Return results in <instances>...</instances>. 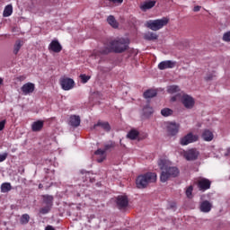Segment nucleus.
<instances>
[{"label": "nucleus", "instance_id": "a211bd4d", "mask_svg": "<svg viewBox=\"0 0 230 230\" xmlns=\"http://www.w3.org/2000/svg\"><path fill=\"white\" fill-rule=\"evenodd\" d=\"M201 137L203 141L209 142V141H213V137H215V136L213 135V132H211V130L204 129L201 134Z\"/></svg>", "mask_w": 230, "mask_h": 230}, {"label": "nucleus", "instance_id": "f03ea898", "mask_svg": "<svg viewBox=\"0 0 230 230\" xmlns=\"http://www.w3.org/2000/svg\"><path fill=\"white\" fill-rule=\"evenodd\" d=\"M171 163L165 158L158 160V166L162 170L160 175L161 182H166L172 177H177L180 173L179 168L175 166H170Z\"/></svg>", "mask_w": 230, "mask_h": 230}, {"label": "nucleus", "instance_id": "9d476101", "mask_svg": "<svg viewBox=\"0 0 230 230\" xmlns=\"http://www.w3.org/2000/svg\"><path fill=\"white\" fill-rule=\"evenodd\" d=\"M198 188L200 191H206L211 188V181L208 179L201 178L198 181Z\"/></svg>", "mask_w": 230, "mask_h": 230}, {"label": "nucleus", "instance_id": "72a5a7b5", "mask_svg": "<svg viewBox=\"0 0 230 230\" xmlns=\"http://www.w3.org/2000/svg\"><path fill=\"white\" fill-rule=\"evenodd\" d=\"M188 199H193V186H189L185 191Z\"/></svg>", "mask_w": 230, "mask_h": 230}, {"label": "nucleus", "instance_id": "2eb2a0df", "mask_svg": "<svg viewBox=\"0 0 230 230\" xmlns=\"http://www.w3.org/2000/svg\"><path fill=\"white\" fill-rule=\"evenodd\" d=\"M49 49L54 53H60L62 51V45L57 40H53L49 45Z\"/></svg>", "mask_w": 230, "mask_h": 230}, {"label": "nucleus", "instance_id": "e433bc0d", "mask_svg": "<svg viewBox=\"0 0 230 230\" xmlns=\"http://www.w3.org/2000/svg\"><path fill=\"white\" fill-rule=\"evenodd\" d=\"M114 146H116V145L114 144V142L110 141L107 144H105L104 146V150L107 152V150H111V148H114Z\"/></svg>", "mask_w": 230, "mask_h": 230}, {"label": "nucleus", "instance_id": "2f4dec72", "mask_svg": "<svg viewBox=\"0 0 230 230\" xmlns=\"http://www.w3.org/2000/svg\"><path fill=\"white\" fill-rule=\"evenodd\" d=\"M144 116H150L154 112V109L149 104L146 105L143 109Z\"/></svg>", "mask_w": 230, "mask_h": 230}, {"label": "nucleus", "instance_id": "58836bf2", "mask_svg": "<svg viewBox=\"0 0 230 230\" xmlns=\"http://www.w3.org/2000/svg\"><path fill=\"white\" fill-rule=\"evenodd\" d=\"M7 157H8V153H4L0 155V163H3V161H6Z\"/></svg>", "mask_w": 230, "mask_h": 230}, {"label": "nucleus", "instance_id": "cd10ccee", "mask_svg": "<svg viewBox=\"0 0 230 230\" xmlns=\"http://www.w3.org/2000/svg\"><path fill=\"white\" fill-rule=\"evenodd\" d=\"M107 22H108L109 24H111L112 28H118V26H119V23H118V22L116 21V18H114L113 15H110V16L107 18Z\"/></svg>", "mask_w": 230, "mask_h": 230}, {"label": "nucleus", "instance_id": "bb28decb", "mask_svg": "<svg viewBox=\"0 0 230 230\" xmlns=\"http://www.w3.org/2000/svg\"><path fill=\"white\" fill-rule=\"evenodd\" d=\"M155 96H157V92L155 90H147L144 93V98H146V100H148V98H155Z\"/></svg>", "mask_w": 230, "mask_h": 230}, {"label": "nucleus", "instance_id": "473e14b6", "mask_svg": "<svg viewBox=\"0 0 230 230\" xmlns=\"http://www.w3.org/2000/svg\"><path fill=\"white\" fill-rule=\"evenodd\" d=\"M28 222H30V215L28 214H23L21 218H20V223L22 226H26V224H28Z\"/></svg>", "mask_w": 230, "mask_h": 230}, {"label": "nucleus", "instance_id": "f3484780", "mask_svg": "<svg viewBox=\"0 0 230 230\" xmlns=\"http://www.w3.org/2000/svg\"><path fill=\"white\" fill-rule=\"evenodd\" d=\"M213 208V204L208 200H204L199 204V210L201 213H209Z\"/></svg>", "mask_w": 230, "mask_h": 230}, {"label": "nucleus", "instance_id": "20e7f679", "mask_svg": "<svg viewBox=\"0 0 230 230\" xmlns=\"http://www.w3.org/2000/svg\"><path fill=\"white\" fill-rule=\"evenodd\" d=\"M170 22V19L163 17L162 19L148 20L145 22L146 28L152 30V31H159L163 30Z\"/></svg>", "mask_w": 230, "mask_h": 230}, {"label": "nucleus", "instance_id": "7ed1b4c3", "mask_svg": "<svg viewBox=\"0 0 230 230\" xmlns=\"http://www.w3.org/2000/svg\"><path fill=\"white\" fill-rule=\"evenodd\" d=\"M157 181V174L155 172H146V174L139 175L136 180L137 188L143 190L146 188L150 183Z\"/></svg>", "mask_w": 230, "mask_h": 230}, {"label": "nucleus", "instance_id": "49530a36", "mask_svg": "<svg viewBox=\"0 0 230 230\" xmlns=\"http://www.w3.org/2000/svg\"><path fill=\"white\" fill-rule=\"evenodd\" d=\"M3 82H4V80L3 79V77H0V85H3Z\"/></svg>", "mask_w": 230, "mask_h": 230}, {"label": "nucleus", "instance_id": "393cba45", "mask_svg": "<svg viewBox=\"0 0 230 230\" xmlns=\"http://www.w3.org/2000/svg\"><path fill=\"white\" fill-rule=\"evenodd\" d=\"M138 136H139V131H137V129H131L127 134L128 139H131L132 141H134V139H137Z\"/></svg>", "mask_w": 230, "mask_h": 230}, {"label": "nucleus", "instance_id": "7c9ffc66", "mask_svg": "<svg viewBox=\"0 0 230 230\" xmlns=\"http://www.w3.org/2000/svg\"><path fill=\"white\" fill-rule=\"evenodd\" d=\"M43 201L47 206H53V196L45 195L43 196Z\"/></svg>", "mask_w": 230, "mask_h": 230}, {"label": "nucleus", "instance_id": "ea45409f", "mask_svg": "<svg viewBox=\"0 0 230 230\" xmlns=\"http://www.w3.org/2000/svg\"><path fill=\"white\" fill-rule=\"evenodd\" d=\"M111 3H114V4H121L123 0H109Z\"/></svg>", "mask_w": 230, "mask_h": 230}, {"label": "nucleus", "instance_id": "79ce46f5", "mask_svg": "<svg viewBox=\"0 0 230 230\" xmlns=\"http://www.w3.org/2000/svg\"><path fill=\"white\" fill-rule=\"evenodd\" d=\"M200 5H196V6H194V8H193V12H200Z\"/></svg>", "mask_w": 230, "mask_h": 230}, {"label": "nucleus", "instance_id": "6ab92c4d", "mask_svg": "<svg viewBox=\"0 0 230 230\" xmlns=\"http://www.w3.org/2000/svg\"><path fill=\"white\" fill-rule=\"evenodd\" d=\"M44 127V121L42 120H37L32 123L31 125V130L32 132H40Z\"/></svg>", "mask_w": 230, "mask_h": 230}, {"label": "nucleus", "instance_id": "4c0bfd02", "mask_svg": "<svg viewBox=\"0 0 230 230\" xmlns=\"http://www.w3.org/2000/svg\"><path fill=\"white\" fill-rule=\"evenodd\" d=\"M223 40L225 42H230V31L224 33Z\"/></svg>", "mask_w": 230, "mask_h": 230}, {"label": "nucleus", "instance_id": "412c9836", "mask_svg": "<svg viewBox=\"0 0 230 230\" xmlns=\"http://www.w3.org/2000/svg\"><path fill=\"white\" fill-rule=\"evenodd\" d=\"M145 40H157L159 36L155 32L147 31L144 34Z\"/></svg>", "mask_w": 230, "mask_h": 230}, {"label": "nucleus", "instance_id": "4be33fe9", "mask_svg": "<svg viewBox=\"0 0 230 230\" xmlns=\"http://www.w3.org/2000/svg\"><path fill=\"white\" fill-rule=\"evenodd\" d=\"M22 46H24V41H22L21 40H16L13 45V53L14 55H17V53H19V51H21V49L22 48Z\"/></svg>", "mask_w": 230, "mask_h": 230}, {"label": "nucleus", "instance_id": "09e8293b", "mask_svg": "<svg viewBox=\"0 0 230 230\" xmlns=\"http://www.w3.org/2000/svg\"><path fill=\"white\" fill-rule=\"evenodd\" d=\"M120 145H121V140H120Z\"/></svg>", "mask_w": 230, "mask_h": 230}, {"label": "nucleus", "instance_id": "0eeeda50", "mask_svg": "<svg viewBox=\"0 0 230 230\" xmlns=\"http://www.w3.org/2000/svg\"><path fill=\"white\" fill-rule=\"evenodd\" d=\"M59 84L63 91H71L75 87V80L69 77L60 78Z\"/></svg>", "mask_w": 230, "mask_h": 230}, {"label": "nucleus", "instance_id": "c85d7f7f", "mask_svg": "<svg viewBox=\"0 0 230 230\" xmlns=\"http://www.w3.org/2000/svg\"><path fill=\"white\" fill-rule=\"evenodd\" d=\"M12 190V184L9 182L2 183L1 185V191L2 193H8V191Z\"/></svg>", "mask_w": 230, "mask_h": 230}, {"label": "nucleus", "instance_id": "37998d69", "mask_svg": "<svg viewBox=\"0 0 230 230\" xmlns=\"http://www.w3.org/2000/svg\"><path fill=\"white\" fill-rule=\"evenodd\" d=\"M213 74H211L210 75H208L207 77H206V80H213Z\"/></svg>", "mask_w": 230, "mask_h": 230}, {"label": "nucleus", "instance_id": "c03bdc74", "mask_svg": "<svg viewBox=\"0 0 230 230\" xmlns=\"http://www.w3.org/2000/svg\"><path fill=\"white\" fill-rule=\"evenodd\" d=\"M225 155H230V147L226 148V153H225Z\"/></svg>", "mask_w": 230, "mask_h": 230}, {"label": "nucleus", "instance_id": "9b49d317", "mask_svg": "<svg viewBox=\"0 0 230 230\" xmlns=\"http://www.w3.org/2000/svg\"><path fill=\"white\" fill-rule=\"evenodd\" d=\"M21 91L24 96H28V94H31L35 91V84L26 83L22 86Z\"/></svg>", "mask_w": 230, "mask_h": 230}, {"label": "nucleus", "instance_id": "a19ab883", "mask_svg": "<svg viewBox=\"0 0 230 230\" xmlns=\"http://www.w3.org/2000/svg\"><path fill=\"white\" fill-rule=\"evenodd\" d=\"M4 125H6V120H1L0 121V130H3V128H4Z\"/></svg>", "mask_w": 230, "mask_h": 230}, {"label": "nucleus", "instance_id": "aec40b11", "mask_svg": "<svg viewBox=\"0 0 230 230\" xmlns=\"http://www.w3.org/2000/svg\"><path fill=\"white\" fill-rule=\"evenodd\" d=\"M80 116L78 115H71L70 116V119H69V125H71V127H80Z\"/></svg>", "mask_w": 230, "mask_h": 230}, {"label": "nucleus", "instance_id": "4468645a", "mask_svg": "<svg viewBox=\"0 0 230 230\" xmlns=\"http://www.w3.org/2000/svg\"><path fill=\"white\" fill-rule=\"evenodd\" d=\"M100 128H102V130H105V132H110L111 131V124H109V122L98 121L93 127V130H100Z\"/></svg>", "mask_w": 230, "mask_h": 230}, {"label": "nucleus", "instance_id": "5701e85b", "mask_svg": "<svg viewBox=\"0 0 230 230\" xmlns=\"http://www.w3.org/2000/svg\"><path fill=\"white\" fill-rule=\"evenodd\" d=\"M105 152V149H98L95 151V155H99V158H97L98 163H103V161H105V157H107Z\"/></svg>", "mask_w": 230, "mask_h": 230}, {"label": "nucleus", "instance_id": "c9c22d12", "mask_svg": "<svg viewBox=\"0 0 230 230\" xmlns=\"http://www.w3.org/2000/svg\"><path fill=\"white\" fill-rule=\"evenodd\" d=\"M81 81L83 84H87L89 82V80H91V76L90 75H80Z\"/></svg>", "mask_w": 230, "mask_h": 230}, {"label": "nucleus", "instance_id": "de8ad7c7", "mask_svg": "<svg viewBox=\"0 0 230 230\" xmlns=\"http://www.w3.org/2000/svg\"><path fill=\"white\" fill-rule=\"evenodd\" d=\"M39 188H42V184H40V185H39Z\"/></svg>", "mask_w": 230, "mask_h": 230}, {"label": "nucleus", "instance_id": "c756f323", "mask_svg": "<svg viewBox=\"0 0 230 230\" xmlns=\"http://www.w3.org/2000/svg\"><path fill=\"white\" fill-rule=\"evenodd\" d=\"M161 114L164 118H168V116H172V114H173V111L172 109H170V108H164L161 111Z\"/></svg>", "mask_w": 230, "mask_h": 230}, {"label": "nucleus", "instance_id": "1a4fd4ad", "mask_svg": "<svg viewBox=\"0 0 230 230\" xmlns=\"http://www.w3.org/2000/svg\"><path fill=\"white\" fill-rule=\"evenodd\" d=\"M175 66H177L176 61L165 60L158 64V69H160V71H164V69H173Z\"/></svg>", "mask_w": 230, "mask_h": 230}, {"label": "nucleus", "instance_id": "a18cd8bd", "mask_svg": "<svg viewBox=\"0 0 230 230\" xmlns=\"http://www.w3.org/2000/svg\"><path fill=\"white\" fill-rule=\"evenodd\" d=\"M45 230H55V228L51 226H48Z\"/></svg>", "mask_w": 230, "mask_h": 230}, {"label": "nucleus", "instance_id": "423d86ee", "mask_svg": "<svg viewBox=\"0 0 230 230\" xmlns=\"http://www.w3.org/2000/svg\"><path fill=\"white\" fill-rule=\"evenodd\" d=\"M199 141V135H194L193 133H188L186 136L180 139V145L186 146L191 143H196Z\"/></svg>", "mask_w": 230, "mask_h": 230}, {"label": "nucleus", "instance_id": "ddd939ff", "mask_svg": "<svg viewBox=\"0 0 230 230\" xmlns=\"http://www.w3.org/2000/svg\"><path fill=\"white\" fill-rule=\"evenodd\" d=\"M180 126L175 122H170L167 124V132L170 136H176L179 133Z\"/></svg>", "mask_w": 230, "mask_h": 230}, {"label": "nucleus", "instance_id": "f257e3e1", "mask_svg": "<svg viewBox=\"0 0 230 230\" xmlns=\"http://www.w3.org/2000/svg\"><path fill=\"white\" fill-rule=\"evenodd\" d=\"M128 44L130 40L127 38H116L106 43L99 50H93L89 58V62L93 64H99L102 60V55H109V53H123L128 49Z\"/></svg>", "mask_w": 230, "mask_h": 230}, {"label": "nucleus", "instance_id": "39448f33", "mask_svg": "<svg viewBox=\"0 0 230 230\" xmlns=\"http://www.w3.org/2000/svg\"><path fill=\"white\" fill-rule=\"evenodd\" d=\"M182 103L185 109H193L195 107V99L186 93H177L171 98V102H179Z\"/></svg>", "mask_w": 230, "mask_h": 230}, {"label": "nucleus", "instance_id": "6e6552de", "mask_svg": "<svg viewBox=\"0 0 230 230\" xmlns=\"http://www.w3.org/2000/svg\"><path fill=\"white\" fill-rule=\"evenodd\" d=\"M200 153L195 148L189 149L183 152V156L187 161H197Z\"/></svg>", "mask_w": 230, "mask_h": 230}, {"label": "nucleus", "instance_id": "f704fd0d", "mask_svg": "<svg viewBox=\"0 0 230 230\" xmlns=\"http://www.w3.org/2000/svg\"><path fill=\"white\" fill-rule=\"evenodd\" d=\"M50 209H51V206L47 205L46 207H44L41 209H40V213L41 215H48V213H49Z\"/></svg>", "mask_w": 230, "mask_h": 230}, {"label": "nucleus", "instance_id": "f8f14e48", "mask_svg": "<svg viewBox=\"0 0 230 230\" xmlns=\"http://www.w3.org/2000/svg\"><path fill=\"white\" fill-rule=\"evenodd\" d=\"M117 206L119 209H125L128 206V198L127 196H118L116 199Z\"/></svg>", "mask_w": 230, "mask_h": 230}, {"label": "nucleus", "instance_id": "a878e982", "mask_svg": "<svg viewBox=\"0 0 230 230\" xmlns=\"http://www.w3.org/2000/svg\"><path fill=\"white\" fill-rule=\"evenodd\" d=\"M13 13V6L12 4H8L4 7L3 16L4 17H10Z\"/></svg>", "mask_w": 230, "mask_h": 230}, {"label": "nucleus", "instance_id": "dca6fc26", "mask_svg": "<svg viewBox=\"0 0 230 230\" xmlns=\"http://www.w3.org/2000/svg\"><path fill=\"white\" fill-rule=\"evenodd\" d=\"M156 3L157 2L155 0L146 1L140 4V10H142V12H146L147 10H152V8H154V6H155Z\"/></svg>", "mask_w": 230, "mask_h": 230}, {"label": "nucleus", "instance_id": "b1692460", "mask_svg": "<svg viewBox=\"0 0 230 230\" xmlns=\"http://www.w3.org/2000/svg\"><path fill=\"white\" fill-rule=\"evenodd\" d=\"M167 93L169 94H181V88L177 85H170L167 87Z\"/></svg>", "mask_w": 230, "mask_h": 230}]
</instances>
